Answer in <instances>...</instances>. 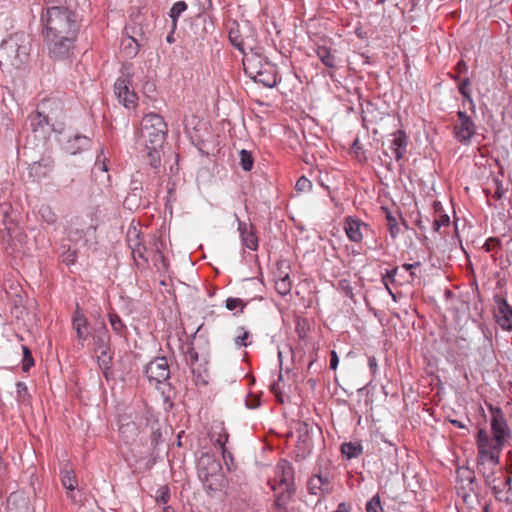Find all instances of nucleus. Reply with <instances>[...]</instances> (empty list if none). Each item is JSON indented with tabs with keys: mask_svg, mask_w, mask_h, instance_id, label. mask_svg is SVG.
Here are the masks:
<instances>
[{
	"mask_svg": "<svg viewBox=\"0 0 512 512\" xmlns=\"http://www.w3.org/2000/svg\"><path fill=\"white\" fill-rule=\"evenodd\" d=\"M42 37L48 55L54 61L68 60L74 53L81 29V17L76 10L64 6L42 8Z\"/></svg>",
	"mask_w": 512,
	"mask_h": 512,
	"instance_id": "f257e3e1",
	"label": "nucleus"
},
{
	"mask_svg": "<svg viewBox=\"0 0 512 512\" xmlns=\"http://www.w3.org/2000/svg\"><path fill=\"white\" fill-rule=\"evenodd\" d=\"M168 128L163 117L157 113L143 116L140 128V139L145 147H163Z\"/></svg>",
	"mask_w": 512,
	"mask_h": 512,
	"instance_id": "f03ea898",
	"label": "nucleus"
},
{
	"mask_svg": "<svg viewBox=\"0 0 512 512\" xmlns=\"http://www.w3.org/2000/svg\"><path fill=\"white\" fill-rule=\"evenodd\" d=\"M30 44L23 34H16L4 40L0 46V57L5 58L10 65L19 67L28 58Z\"/></svg>",
	"mask_w": 512,
	"mask_h": 512,
	"instance_id": "7ed1b4c3",
	"label": "nucleus"
},
{
	"mask_svg": "<svg viewBox=\"0 0 512 512\" xmlns=\"http://www.w3.org/2000/svg\"><path fill=\"white\" fill-rule=\"evenodd\" d=\"M198 477L207 491L217 490L223 478L221 464L210 457H202L198 464Z\"/></svg>",
	"mask_w": 512,
	"mask_h": 512,
	"instance_id": "20e7f679",
	"label": "nucleus"
},
{
	"mask_svg": "<svg viewBox=\"0 0 512 512\" xmlns=\"http://www.w3.org/2000/svg\"><path fill=\"white\" fill-rule=\"evenodd\" d=\"M488 410L491 413L490 426L495 448L503 450L506 440L511 436V429L500 407L489 404Z\"/></svg>",
	"mask_w": 512,
	"mask_h": 512,
	"instance_id": "39448f33",
	"label": "nucleus"
},
{
	"mask_svg": "<svg viewBox=\"0 0 512 512\" xmlns=\"http://www.w3.org/2000/svg\"><path fill=\"white\" fill-rule=\"evenodd\" d=\"M127 35L121 41V50L127 58H134L144 45L145 37L140 25L134 24L125 27Z\"/></svg>",
	"mask_w": 512,
	"mask_h": 512,
	"instance_id": "423d86ee",
	"label": "nucleus"
},
{
	"mask_svg": "<svg viewBox=\"0 0 512 512\" xmlns=\"http://www.w3.org/2000/svg\"><path fill=\"white\" fill-rule=\"evenodd\" d=\"M457 117L459 123L453 126V136L458 142L468 146L476 134L477 126L465 111L458 110Z\"/></svg>",
	"mask_w": 512,
	"mask_h": 512,
	"instance_id": "0eeeda50",
	"label": "nucleus"
},
{
	"mask_svg": "<svg viewBox=\"0 0 512 512\" xmlns=\"http://www.w3.org/2000/svg\"><path fill=\"white\" fill-rule=\"evenodd\" d=\"M114 94L120 104L127 109H134L137 106L138 95L131 89V75L125 74L117 78L114 83Z\"/></svg>",
	"mask_w": 512,
	"mask_h": 512,
	"instance_id": "6e6552de",
	"label": "nucleus"
},
{
	"mask_svg": "<svg viewBox=\"0 0 512 512\" xmlns=\"http://www.w3.org/2000/svg\"><path fill=\"white\" fill-rule=\"evenodd\" d=\"M144 374L150 383L165 384L170 379V368L166 357H156L144 368Z\"/></svg>",
	"mask_w": 512,
	"mask_h": 512,
	"instance_id": "1a4fd4ad",
	"label": "nucleus"
},
{
	"mask_svg": "<svg viewBox=\"0 0 512 512\" xmlns=\"http://www.w3.org/2000/svg\"><path fill=\"white\" fill-rule=\"evenodd\" d=\"M126 241L128 247L131 249L134 260L137 261V259H141L144 264H147V247L144 243V235L136 226L131 225L128 228Z\"/></svg>",
	"mask_w": 512,
	"mask_h": 512,
	"instance_id": "9d476101",
	"label": "nucleus"
},
{
	"mask_svg": "<svg viewBox=\"0 0 512 512\" xmlns=\"http://www.w3.org/2000/svg\"><path fill=\"white\" fill-rule=\"evenodd\" d=\"M343 228L347 238L354 243L362 242L364 236L372 231L370 225L354 216L345 217Z\"/></svg>",
	"mask_w": 512,
	"mask_h": 512,
	"instance_id": "9b49d317",
	"label": "nucleus"
},
{
	"mask_svg": "<svg viewBox=\"0 0 512 512\" xmlns=\"http://www.w3.org/2000/svg\"><path fill=\"white\" fill-rule=\"evenodd\" d=\"M235 220L237 222V231L239 233L241 245L250 251H257L259 248V240L255 226L251 223L242 221L237 214H235Z\"/></svg>",
	"mask_w": 512,
	"mask_h": 512,
	"instance_id": "f8f14e48",
	"label": "nucleus"
},
{
	"mask_svg": "<svg viewBox=\"0 0 512 512\" xmlns=\"http://www.w3.org/2000/svg\"><path fill=\"white\" fill-rule=\"evenodd\" d=\"M494 302L496 304L494 308V318L497 324L507 331L512 330V307L508 304L507 300L500 296H494Z\"/></svg>",
	"mask_w": 512,
	"mask_h": 512,
	"instance_id": "ddd939ff",
	"label": "nucleus"
},
{
	"mask_svg": "<svg viewBox=\"0 0 512 512\" xmlns=\"http://www.w3.org/2000/svg\"><path fill=\"white\" fill-rule=\"evenodd\" d=\"M393 137L390 141L389 148L394 154V158L397 162L403 160L409 143L407 133L403 129H399L391 134Z\"/></svg>",
	"mask_w": 512,
	"mask_h": 512,
	"instance_id": "4468645a",
	"label": "nucleus"
},
{
	"mask_svg": "<svg viewBox=\"0 0 512 512\" xmlns=\"http://www.w3.org/2000/svg\"><path fill=\"white\" fill-rule=\"evenodd\" d=\"M53 168L54 161L50 157H42L28 166V176L34 181H40L46 178Z\"/></svg>",
	"mask_w": 512,
	"mask_h": 512,
	"instance_id": "2eb2a0df",
	"label": "nucleus"
},
{
	"mask_svg": "<svg viewBox=\"0 0 512 512\" xmlns=\"http://www.w3.org/2000/svg\"><path fill=\"white\" fill-rule=\"evenodd\" d=\"M152 249L155 253L153 257L154 267L161 277H165L169 271V264L162 253L163 243L160 238L153 236L151 241Z\"/></svg>",
	"mask_w": 512,
	"mask_h": 512,
	"instance_id": "dca6fc26",
	"label": "nucleus"
},
{
	"mask_svg": "<svg viewBox=\"0 0 512 512\" xmlns=\"http://www.w3.org/2000/svg\"><path fill=\"white\" fill-rule=\"evenodd\" d=\"M264 63H271L267 58L259 54L245 55L243 59L244 73L247 77L256 76L264 70Z\"/></svg>",
	"mask_w": 512,
	"mask_h": 512,
	"instance_id": "f3484780",
	"label": "nucleus"
},
{
	"mask_svg": "<svg viewBox=\"0 0 512 512\" xmlns=\"http://www.w3.org/2000/svg\"><path fill=\"white\" fill-rule=\"evenodd\" d=\"M92 144V139L88 136L76 134L72 138H69L63 148L65 152H67L70 155H76L79 154L87 149L90 148Z\"/></svg>",
	"mask_w": 512,
	"mask_h": 512,
	"instance_id": "a211bd4d",
	"label": "nucleus"
},
{
	"mask_svg": "<svg viewBox=\"0 0 512 512\" xmlns=\"http://www.w3.org/2000/svg\"><path fill=\"white\" fill-rule=\"evenodd\" d=\"M250 79L264 87L273 88L277 85V68L273 63H264V70Z\"/></svg>",
	"mask_w": 512,
	"mask_h": 512,
	"instance_id": "6ab92c4d",
	"label": "nucleus"
},
{
	"mask_svg": "<svg viewBox=\"0 0 512 512\" xmlns=\"http://www.w3.org/2000/svg\"><path fill=\"white\" fill-rule=\"evenodd\" d=\"M60 477L62 485L67 490V496L71 500L75 501L74 491L78 486V480L76 478L74 470L70 467L68 463L61 467Z\"/></svg>",
	"mask_w": 512,
	"mask_h": 512,
	"instance_id": "aec40b11",
	"label": "nucleus"
},
{
	"mask_svg": "<svg viewBox=\"0 0 512 512\" xmlns=\"http://www.w3.org/2000/svg\"><path fill=\"white\" fill-rule=\"evenodd\" d=\"M501 451L495 448V444L489 447L477 448V464L499 465Z\"/></svg>",
	"mask_w": 512,
	"mask_h": 512,
	"instance_id": "412c9836",
	"label": "nucleus"
},
{
	"mask_svg": "<svg viewBox=\"0 0 512 512\" xmlns=\"http://www.w3.org/2000/svg\"><path fill=\"white\" fill-rule=\"evenodd\" d=\"M209 437L213 445L217 448L226 445L229 434L221 421H214L209 431Z\"/></svg>",
	"mask_w": 512,
	"mask_h": 512,
	"instance_id": "4be33fe9",
	"label": "nucleus"
},
{
	"mask_svg": "<svg viewBox=\"0 0 512 512\" xmlns=\"http://www.w3.org/2000/svg\"><path fill=\"white\" fill-rule=\"evenodd\" d=\"M28 120L33 132L46 134L50 131L51 124L47 115L35 111L29 115Z\"/></svg>",
	"mask_w": 512,
	"mask_h": 512,
	"instance_id": "5701e85b",
	"label": "nucleus"
},
{
	"mask_svg": "<svg viewBox=\"0 0 512 512\" xmlns=\"http://www.w3.org/2000/svg\"><path fill=\"white\" fill-rule=\"evenodd\" d=\"M314 52L320 59L322 64L330 69H336L338 67V59L332 52V49L326 45H316Z\"/></svg>",
	"mask_w": 512,
	"mask_h": 512,
	"instance_id": "b1692460",
	"label": "nucleus"
},
{
	"mask_svg": "<svg viewBox=\"0 0 512 512\" xmlns=\"http://www.w3.org/2000/svg\"><path fill=\"white\" fill-rule=\"evenodd\" d=\"M277 474L280 487H294V471L288 462L280 463L277 466Z\"/></svg>",
	"mask_w": 512,
	"mask_h": 512,
	"instance_id": "393cba45",
	"label": "nucleus"
},
{
	"mask_svg": "<svg viewBox=\"0 0 512 512\" xmlns=\"http://www.w3.org/2000/svg\"><path fill=\"white\" fill-rule=\"evenodd\" d=\"M110 341L111 337L109 331L105 325L102 323L101 327L96 329L95 334L93 336V343L96 350H110Z\"/></svg>",
	"mask_w": 512,
	"mask_h": 512,
	"instance_id": "a878e982",
	"label": "nucleus"
},
{
	"mask_svg": "<svg viewBox=\"0 0 512 512\" xmlns=\"http://www.w3.org/2000/svg\"><path fill=\"white\" fill-rule=\"evenodd\" d=\"M108 320H109V323H110L111 328H112L113 332L115 333V335H117L118 337H120L122 339L127 340L128 339V328H127L126 324L123 322V320L121 319V317L115 312H110V313H108Z\"/></svg>",
	"mask_w": 512,
	"mask_h": 512,
	"instance_id": "bb28decb",
	"label": "nucleus"
},
{
	"mask_svg": "<svg viewBox=\"0 0 512 512\" xmlns=\"http://www.w3.org/2000/svg\"><path fill=\"white\" fill-rule=\"evenodd\" d=\"M291 279L288 272H279V276L275 281V289L281 296H286L291 292Z\"/></svg>",
	"mask_w": 512,
	"mask_h": 512,
	"instance_id": "cd10ccee",
	"label": "nucleus"
},
{
	"mask_svg": "<svg viewBox=\"0 0 512 512\" xmlns=\"http://www.w3.org/2000/svg\"><path fill=\"white\" fill-rule=\"evenodd\" d=\"M98 351L100 353L97 356L98 366L102 370L104 376L106 378H108L109 371L111 370V367H112L111 349L110 350L102 349V350H98Z\"/></svg>",
	"mask_w": 512,
	"mask_h": 512,
	"instance_id": "c85d7f7f",
	"label": "nucleus"
},
{
	"mask_svg": "<svg viewBox=\"0 0 512 512\" xmlns=\"http://www.w3.org/2000/svg\"><path fill=\"white\" fill-rule=\"evenodd\" d=\"M282 490L275 493V504L278 509H286L288 502L295 492L294 487H280Z\"/></svg>",
	"mask_w": 512,
	"mask_h": 512,
	"instance_id": "c756f323",
	"label": "nucleus"
},
{
	"mask_svg": "<svg viewBox=\"0 0 512 512\" xmlns=\"http://www.w3.org/2000/svg\"><path fill=\"white\" fill-rule=\"evenodd\" d=\"M188 9L185 1L180 0L175 2L168 12V16L173 24V29H177L179 17Z\"/></svg>",
	"mask_w": 512,
	"mask_h": 512,
	"instance_id": "7c9ffc66",
	"label": "nucleus"
},
{
	"mask_svg": "<svg viewBox=\"0 0 512 512\" xmlns=\"http://www.w3.org/2000/svg\"><path fill=\"white\" fill-rule=\"evenodd\" d=\"M278 359H279V366H280V372L278 375V379L270 384V391L276 396L277 400L281 403L284 402V399L282 397V390L284 385H282L283 377H282V352L278 351Z\"/></svg>",
	"mask_w": 512,
	"mask_h": 512,
	"instance_id": "2f4dec72",
	"label": "nucleus"
},
{
	"mask_svg": "<svg viewBox=\"0 0 512 512\" xmlns=\"http://www.w3.org/2000/svg\"><path fill=\"white\" fill-rule=\"evenodd\" d=\"M382 209L385 213L389 234L391 238L395 240L400 234V227L398 225L397 218L393 215L389 208L382 207Z\"/></svg>",
	"mask_w": 512,
	"mask_h": 512,
	"instance_id": "473e14b6",
	"label": "nucleus"
},
{
	"mask_svg": "<svg viewBox=\"0 0 512 512\" xmlns=\"http://www.w3.org/2000/svg\"><path fill=\"white\" fill-rule=\"evenodd\" d=\"M363 452V447L359 443L345 442L341 445V453L347 459H353L360 456Z\"/></svg>",
	"mask_w": 512,
	"mask_h": 512,
	"instance_id": "72a5a7b5",
	"label": "nucleus"
},
{
	"mask_svg": "<svg viewBox=\"0 0 512 512\" xmlns=\"http://www.w3.org/2000/svg\"><path fill=\"white\" fill-rule=\"evenodd\" d=\"M16 400L20 405L28 406L31 403V395L28 387L22 381L16 383Z\"/></svg>",
	"mask_w": 512,
	"mask_h": 512,
	"instance_id": "f704fd0d",
	"label": "nucleus"
},
{
	"mask_svg": "<svg viewBox=\"0 0 512 512\" xmlns=\"http://www.w3.org/2000/svg\"><path fill=\"white\" fill-rule=\"evenodd\" d=\"M321 474L313 475L308 481V490L313 495L330 493L331 488H322L321 486Z\"/></svg>",
	"mask_w": 512,
	"mask_h": 512,
	"instance_id": "c9c22d12",
	"label": "nucleus"
},
{
	"mask_svg": "<svg viewBox=\"0 0 512 512\" xmlns=\"http://www.w3.org/2000/svg\"><path fill=\"white\" fill-rule=\"evenodd\" d=\"M147 150V157L149 159V165L152 168L157 169L161 163V148L162 147H145Z\"/></svg>",
	"mask_w": 512,
	"mask_h": 512,
	"instance_id": "e433bc0d",
	"label": "nucleus"
},
{
	"mask_svg": "<svg viewBox=\"0 0 512 512\" xmlns=\"http://www.w3.org/2000/svg\"><path fill=\"white\" fill-rule=\"evenodd\" d=\"M39 215L41 219L49 225H54L58 219L56 213L48 205H43L40 207Z\"/></svg>",
	"mask_w": 512,
	"mask_h": 512,
	"instance_id": "4c0bfd02",
	"label": "nucleus"
},
{
	"mask_svg": "<svg viewBox=\"0 0 512 512\" xmlns=\"http://www.w3.org/2000/svg\"><path fill=\"white\" fill-rule=\"evenodd\" d=\"M191 371L194 377V382L196 385H206L208 382V373L205 368H202L200 365H196L191 367Z\"/></svg>",
	"mask_w": 512,
	"mask_h": 512,
	"instance_id": "58836bf2",
	"label": "nucleus"
},
{
	"mask_svg": "<svg viewBox=\"0 0 512 512\" xmlns=\"http://www.w3.org/2000/svg\"><path fill=\"white\" fill-rule=\"evenodd\" d=\"M239 155L241 168L246 172L250 171L254 164L252 153L248 150L242 149Z\"/></svg>",
	"mask_w": 512,
	"mask_h": 512,
	"instance_id": "ea45409f",
	"label": "nucleus"
},
{
	"mask_svg": "<svg viewBox=\"0 0 512 512\" xmlns=\"http://www.w3.org/2000/svg\"><path fill=\"white\" fill-rule=\"evenodd\" d=\"M72 326L80 327V328H84V329H87V327H88V320H87L86 316L80 310L78 304H77L76 310L74 311L73 316H72Z\"/></svg>",
	"mask_w": 512,
	"mask_h": 512,
	"instance_id": "a19ab883",
	"label": "nucleus"
},
{
	"mask_svg": "<svg viewBox=\"0 0 512 512\" xmlns=\"http://www.w3.org/2000/svg\"><path fill=\"white\" fill-rule=\"evenodd\" d=\"M337 290L344 293L346 297H348L350 300L354 301L355 295L353 292V287L351 285V282L348 279H341L338 281Z\"/></svg>",
	"mask_w": 512,
	"mask_h": 512,
	"instance_id": "79ce46f5",
	"label": "nucleus"
},
{
	"mask_svg": "<svg viewBox=\"0 0 512 512\" xmlns=\"http://www.w3.org/2000/svg\"><path fill=\"white\" fill-rule=\"evenodd\" d=\"M170 497V488L167 485H162L156 491L155 501L158 504H167Z\"/></svg>",
	"mask_w": 512,
	"mask_h": 512,
	"instance_id": "37998d69",
	"label": "nucleus"
},
{
	"mask_svg": "<svg viewBox=\"0 0 512 512\" xmlns=\"http://www.w3.org/2000/svg\"><path fill=\"white\" fill-rule=\"evenodd\" d=\"M136 430L137 428L134 422L122 424L119 427V433L126 441L136 435Z\"/></svg>",
	"mask_w": 512,
	"mask_h": 512,
	"instance_id": "c03bdc74",
	"label": "nucleus"
},
{
	"mask_svg": "<svg viewBox=\"0 0 512 512\" xmlns=\"http://www.w3.org/2000/svg\"><path fill=\"white\" fill-rule=\"evenodd\" d=\"M130 190L133 196H140L139 193L142 191V174L140 172H136L132 175Z\"/></svg>",
	"mask_w": 512,
	"mask_h": 512,
	"instance_id": "a18cd8bd",
	"label": "nucleus"
},
{
	"mask_svg": "<svg viewBox=\"0 0 512 512\" xmlns=\"http://www.w3.org/2000/svg\"><path fill=\"white\" fill-rule=\"evenodd\" d=\"M23 350V359H22V370L23 372H28L30 368L34 365V358L30 349L27 346H22Z\"/></svg>",
	"mask_w": 512,
	"mask_h": 512,
	"instance_id": "49530a36",
	"label": "nucleus"
},
{
	"mask_svg": "<svg viewBox=\"0 0 512 512\" xmlns=\"http://www.w3.org/2000/svg\"><path fill=\"white\" fill-rule=\"evenodd\" d=\"M366 512H384V509L381 504L380 496L378 494L374 495L367 503H366Z\"/></svg>",
	"mask_w": 512,
	"mask_h": 512,
	"instance_id": "de8ad7c7",
	"label": "nucleus"
},
{
	"mask_svg": "<svg viewBox=\"0 0 512 512\" xmlns=\"http://www.w3.org/2000/svg\"><path fill=\"white\" fill-rule=\"evenodd\" d=\"M476 442H477V448L489 447V446L494 445V443H492L489 435L483 428L479 429L477 436H476Z\"/></svg>",
	"mask_w": 512,
	"mask_h": 512,
	"instance_id": "09e8293b",
	"label": "nucleus"
},
{
	"mask_svg": "<svg viewBox=\"0 0 512 512\" xmlns=\"http://www.w3.org/2000/svg\"><path fill=\"white\" fill-rule=\"evenodd\" d=\"M238 330L241 331V334H239L235 338V340H234L235 346L237 348L247 347L250 344V342L247 341L250 337V332L248 330H246L244 327H239Z\"/></svg>",
	"mask_w": 512,
	"mask_h": 512,
	"instance_id": "8fccbe9b",
	"label": "nucleus"
},
{
	"mask_svg": "<svg viewBox=\"0 0 512 512\" xmlns=\"http://www.w3.org/2000/svg\"><path fill=\"white\" fill-rule=\"evenodd\" d=\"M93 170L100 172H107V158L104 156V148H101L100 153L97 155L96 161L93 166Z\"/></svg>",
	"mask_w": 512,
	"mask_h": 512,
	"instance_id": "3c124183",
	"label": "nucleus"
},
{
	"mask_svg": "<svg viewBox=\"0 0 512 512\" xmlns=\"http://www.w3.org/2000/svg\"><path fill=\"white\" fill-rule=\"evenodd\" d=\"M399 268L394 267L390 270H386L385 274L382 275V282L385 285V288H388L390 284L396 282V277L398 276Z\"/></svg>",
	"mask_w": 512,
	"mask_h": 512,
	"instance_id": "603ef678",
	"label": "nucleus"
},
{
	"mask_svg": "<svg viewBox=\"0 0 512 512\" xmlns=\"http://www.w3.org/2000/svg\"><path fill=\"white\" fill-rule=\"evenodd\" d=\"M421 266L420 262L415 263H404L401 268L409 273V278L406 280L407 282H413L415 278L419 277L416 273V269Z\"/></svg>",
	"mask_w": 512,
	"mask_h": 512,
	"instance_id": "864d4df0",
	"label": "nucleus"
},
{
	"mask_svg": "<svg viewBox=\"0 0 512 512\" xmlns=\"http://www.w3.org/2000/svg\"><path fill=\"white\" fill-rule=\"evenodd\" d=\"M77 260V253L75 250L68 248L61 254V261L67 266L75 264Z\"/></svg>",
	"mask_w": 512,
	"mask_h": 512,
	"instance_id": "5fc2aeb1",
	"label": "nucleus"
},
{
	"mask_svg": "<svg viewBox=\"0 0 512 512\" xmlns=\"http://www.w3.org/2000/svg\"><path fill=\"white\" fill-rule=\"evenodd\" d=\"M312 182L306 178L305 176H301L298 178L295 184V189L298 192H306L312 189Z\"/></svg>",
	"mask_w": 512,
	"mask_h": 512,
	"instance_id": "6e6d98bb",
	"label": "nucleus"
},
{
	"mask_svg": "<svg viewBox=\"0 0 512 512\" xmlns=\"http://www.w3.org/2000/svg\"><path fill=\"white\" fill-rule=\"evenodd\" d=\"M225 307L229 311H234L237 308H240V311H243L245 304L240 298L229 297L226 299Z\"/></svg>",
	"mask_w": 512,
	"mask_h": 512,
	"instance_id": "4d7b16f0",
	"label": "nucleus"
},
{
	"mask_svg": "<svg viewBox=\"0 0 512 512\" xmlns=\"http://www.w3.org/2000/svg\"><path fill=\"white\" fill-rule=\"evenodd\" d=\"M185 361L190 366V368L197 365L198 352L193 347H189L185 352Z\"/></svg>",
	"mask_w": 512,
	"mask_h": 512,
	"instance_id": "13d9d810",
	"label": "nucleus"
},
{
	"mask_svg": "<svg viewBox=\"0 0 512 512\" xmlns=\"http://www.w3.org/2000/svg\"><path fill=\"white\" fill-rule=\"evenodd\" d=\"M483 478L485 484L490 486L495 494H498L501 491L496 485H494L496 482V470L487 473Z\"/></svg>",
	"mask_w": 512,
	"mask_h": 512,
	"instance_id": "bf43d9fd",
	"label": "nucleus"
},
{
	"mask_svg": "<svg viewBox=\"0 0 512 512\" xmlns=\"http://www.w3.org/2000/svg\"><path fill=\"white\" fill-rule=\"evenodd\" d=\"M229 40L237 50H239L240 52H244L243 40L240 38L239 35L236 34V32L232 30L229 31Z\"/></svg>",
	"mask_w": 512,
	"mask_h": 512,
	"instance_id": "052dcab7",
	"label": "nucleus"
},
{
	"mask_svg": "<svg viewBox=\"0 0 512 512\" xmlns=\"http://www.w3.org/2000/svg\"><path fill=\"white\" fill-rule=\"evenodd\" d=\"M450 223V217L447 214L440 215L439 218L433 221V230L438 232L441 227L448 226Z\"/></svg>",
	"mask_w": 512,
	"mask_h": 512,
	"instance_id": "680f3d73",
	"label": "nucleus"
},
{
	"mask_svg": "<svg viewBox=\"0 0 512 512\" xmlns=\"http://www.w3.org/2000/svg\"><path fill=\"white\" fill-rule=\"evenodd\" d=\"M501 247V242L498 238L491 237L487 239L483 245V248L487 252L494 251L495 249H499Z\"/></svg>",
	"mask_w": 512,
	"mask_h": 512,
	"instance_id": "e2e57ef3",
	"label": "nucleus"
},
{
	"mask_svg": "<svg viewBox=\"0 0 512 512\" xmlns=\"http://www.w3.org/2000/svg\"><path fill=\"white\" fill-rule=\"evenodd\" d=\"M494 183H495L496 188H495V191H494L492 197L494 200H500L504 196L505 189L503 187L502 182L499 179L495 178Z\"/></svg>",
	"mask_w": 512,
	"mask_h": 512,
	"instance_id": "0e129e2a",
	"label": "nucleus"
},
{
	"mask_svg": "<svg viewBox=\"0 0 512 512\" xmlns=\"http://www.w3.org/2000/svg\"><path fill=\"white\" fill-rule=\"evenodd\" d=\"M218 449L221 452L223 461L225 462L227 468L230 470V463H233V455H232V453L227 449L226 445L221 446Z\"/></svg>",
	"mask_w": 512,
	"mask_h": 512,
	"instance_id": "69168bd1",
	"label": "nucleus"
},
{
	"mask_svg": "<svg viewBox=\"0 0 512 512\" xmlns=\"http://www.w3.org/2000/svg\"><path fill=\"white\" fill-rule=\"evenodd\" d=\"M245 404L248 409H255L259 407L260 399L258 396L250 393L246 396Z\"/></svg>",
	"mask_w": 512,
	"mask_h": 512,
	"instance_id": "338daca9",
	"label": "nucleus"
},
{
	"mask_svg": "<svg viewBox=\"0 0 512 512\" xmlns=\"http://www.w3.org/2000/svg\"><path fill=\"white\" fill-rule=\"evenodd\" d=\"M73 329L76 332L78 342L83 346L88 339V334L85 332L84 328L73 327Z\"/></svg>",
	"mask_w": 512,
	"mask_h": 512,
	"instance_id": "774afa93",
	"label": "nucleus"
}]
</instances>
